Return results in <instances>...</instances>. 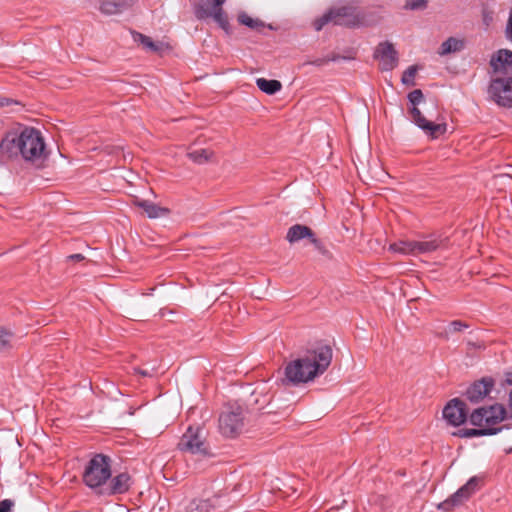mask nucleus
Here are the masks:
<instances>
[{
  "instance_id": "1",
  "label": "nucleus",
  "mask_w": 512,
  "mask_h": 512,
  "mask_svg": "<svg viewBox=\"0 0 512 512\" xmlns=\"http://www.w3.org/2000/svg\"><path fill=\"white\" fill-rule=\"evenodd\" d=\"M333 351L330 345L318 343L303 355L288 362L284 368L283 383L299 385L314 380L330 366Z\"/></svg>"
},
{
  "instance_id": "2",
  "label": "nucleus",
  "mask_w": 512,
  "mask_h": 512,
  "mask_svg": "<svg viewBox=\"0 0 512 512\" xmlns=\"http://www.w3.org/2000/svg\"><path fill=\"white\" fill-rule=\"evenodd\" d=\"M18 155L33 163L47 158L44 139L38 129L25 127L20 133H6L0 142V162L4 163Z\"/></svg>"
},
{
  "instance_id": "3",
  "label": "nucleus",
  "mask_w": 512,
  "mask_h": 512,
  "mask_svg": "<svg viewBox=\"0 0 512 512\" xmlns=\"http://www.w3.org/2000/svg\"><path fill=\"white\" fill-rule=\"evenodd\" d=\"M507 418V410L503 404L494 403L474 409L469 415V422L477 428H462L453 435L460 438L490 436L509 429V425L494 427Z\"/></svg>"
},
{
  "instance_id": "4",
  "label": "nucleus",
  "mask_w": 512,
  "mask_h": 512,
  "mask_svg": "<svg viewBox=\"0 0 512 512\" xmlns=\"http://www.w3.org/2000/svg\"><path fill=\"white\" fill-rule=\"evenodd\" d=\"M329 23L347 28L360 27L365 24V15L354 6L333 7L313 22L316 31Z\"/></svg>"
},
{
  "instance_id": "5",
  "label": "nucleus",
  "mask_w": 512,
  "mask_h": 512,
  "mask_svg": "<svg viewBox=\"0 0 512 512\" xmlns=\"http://www.w3.org/2000/svg\"><path fill=\"white\" fill-rule=\"evenodd\" d=\"M111 467L110 456L103 453L95 454L85 466L82 474L83 483L97 493L111 478Z\"/></svg>"
},
{
  "instance_id": "6",
  "label": "nucleus",
  "mask_w": 512,
  "mask_h": 512,
  "mask_svg": "<svg viewBox=\"0 0 512 512\" xmlns=\"http://www.w3.org/2000/svg\"><path fill=\"white\" fill-rule=\"evenodd\" d=\"M177 449L183 453L212 457L211 447L207 441V432L200 425H190L177 443Z\"/></svg>"
},
{
  "instance_id": "7",
  "label": "nucleus",
  "mask_w": 512,
  "mask_h": 512,
  "mask_svg": "<svg viewBox=\"0 0 512 512\" xmlns=\"http://www.w3.org/2000/svg\"><path fill=\"white\" fill-rule=\"evenodd\" d=\"M407 97L409 102L412 104V107L409 109V114L416 126L422 129L432 139H437L447 132L446 123H434L432 121H428L417 108V105L424 100L422 90L415 89L411 91Z\"/></svg>"
},
{
  "instance_id": "8",
  "label": "nucleus",
  "mask_w": 512,
  "mask_h": 512,
  "mask_svg": "<svg viewBox=\"0 0 512 512\" xmlns=\"http://www.w3.org/2000/svg\"><path fill=\"white\" fill-rule=\"evenodd\" d=\"M225 1L226 0H205L206 4H211V9L205 8L204 4H195L193 12L198 20L213 18L219 27L223 29L227 35H230L232 33L231 25L228 15L222 7Z\"/></svg>"
},
{
  "instance_id": "9",
  "label": "nucleus",
  "mask_w": 512,
  "mask_h": 512,
  "mask_svg": "<svg viewBox=\"0 0 512 512\" xmlns=\"http://www.w3.org/2000/svg\"><path fill=\"white\" fill-rule=\"evenodd\" d=\"M484 478L481 476L471 477L462 487L453 493L446 500L438 505V509L445 512L452 511L455 507L462 505L469 500L471 496L476 493L483 485Z\"/></svg>"
},
{
  "instance_id": "10",
  "label": "nucleus",
  "mask_w": 512,
  "mask_h": 512,
  "mask_svg": "<svg viewBox=\"0 0 512 512\" xmlns=\"http://www.w3.org/2000/svg\"><path fill=\"white\" fill-rule=\"evenodd\" d=\"M244 426L243 409L240 406L231 407L219 417L220 432L226 437H235Z\"/></svg>"
},
{
  "instance_id": "11",
  "label": "nucleus",
  "mask_w": 512,
  "mask_h": 512,
  "mask_svg": "<svg viewBox=\"0 0 512 512\" xmlns=\"http://www.w3.org/2000/svg\"><path fill=\"white\" fill-rule=\"evenodd\" d=\"M488 94L499 106L512 108V76L492 79Z\"/></svg>"
},
{
  "instance_id": "12",
  "label": "nucleus",
  "mask_w": 512,
  "mask_h": 512,
  "mask_svg": "<svg viewBox=\"0 0 512 512\" xmlns=\"http://www.w3.org/2000/svg\"><path fill=\"white\" fill-rule=\"evenodd\" d=\"M104 487L97 491L99 496L122 495L129 491L133 481L128 472H121L108 480Z\"/></svg>"
},
{
  "instance_id": "13",
  "label": "nucleus",
  "mask_w": 512,
  "mask_h": 512,
  "mask_svg": "<svg viewBox=\"0 0 512 512\" xmlns=\"http://www.w3.org/2000/svg\"><path fill=\"white\" fill-rule=\"evenodd\" d=\"M373 57L380 60V70L382 71H391L398 65V52L389 41L380 42Z\"/></svg>"
},
{
  "instance_id": "14",
  "label": "nucleus",
  "mask_w": 512,
  "mask_h": 512,
  "mask_svg": "<svg viewBox=\"0 0 512 512\" xmlns=\"http://www.w3.org/2000/svg\"><path fill=\"white\" fill-rule=\"evenodd\" d=\"M466 403L459 399H451L443 409V417L452 426H460L465 423L468 417Z\"/></svg>"
},
{
  "instance_id": "15",
  "label": "nucleus",
  "mask_w": 512,
  "mask_h": 512,
  "mask_svg": "<svg viewBox=\"0 0 512 512\" xmlns=\"http://www.w3.org/2000/svg\"><path fill=\"white\" fill-rule=\"evenodd\" d=\"M495 385L492 377H483L474 381L466 390L465 396L471 403H479L489 395Z\"/></svg>"
},
{
  "instance_id": "16",
  "label": "nucleus",
  "mask_w": 512,
  "mask_h": 512,
  "mask_svg": "<svg viewBox=\"0 0 512 512\" xmlns=\"http://www.w3.org/2000/svg\"><path fill=\"white\" fill-rule=\"evenodd\" d=\"M490 65L494 72L507 73L512 68V51L500 49L491 58Z\"/></svg>"
},
{
  "instance_id": "17",
  "label": "nucleus",
  "mask_w": 512,
  "mask_h": 512,
  "mask_svg": "<svg viewBox=\"0 0 512 512\" xmlns=\"http://www.w3.org/2000/svg\"><path fill=\"white\" fill-rule=\"evenodd\" d=\"M313 236L314 231L310 227L302 224H295L288 229L286 239L290 243H295L304 238H307L310 241Z\"/></svg>"
},
{
  "instance_id": "18",
  "label": "nucleus",
  "mask_w": 512,
  "mask_h": 512,
  "mask_svg": "<svg viewBox=\"0 0 512 512\" xmlns=\"http://www.w3.org/2000/svg\"><path fill=\"white\" fill-rule=\"evenodd\" d=\"M135 205L141 209H143L147 216L151 219L159 218L162 216H166L169 214L170 210L165 207H161L153 202L148 200H137Z\"/></svg>"
},
{
  "instance_id": "19",
  "label": "nucleus",
  "mask_w": 512,
  "mask_h": 512,
  "mask_svg": "<svg viewBox=\"0 0 512 512\" xmlns=\"http://www.w3.org/2000/svg\"><path fill=\"white\" fill-rule=\"evenodd\" d=\"M443 245L444 241L436 237L421 241H414L415 255L434 252Z\"/></svg>"
},
{
  "instance_id": "20",
  "label": "nucleus",
  "mask_w": 512,
  "mask_h": 512,
  "mask_svg": "<svg viewBox=\"0 0 512 512\" xmlns=\"http://www.w3.org/2000/svg\"><path fill=\"white\" fill-rule=\"evenodd\" d=\"M132 37L135 42L141 44L145 49L152 52L159 53L163 49L162 42H154L150 37L140 32L132 31Z\"/></svg>"
},
{
  "instance_id": "21",
  "label": "nucleus",
  "mask_w": 512,
  "mask_h": 512,
  "mask_svg": "<svg viewBox=\"0 0 512 512\" xmlns=\"http://www.w3.org/2000/svg\"><path fill=\"white\" fill-rule=\"evenodd\" d=\"M464 49V41L457 39L455 37H449L447 40H445L438 50V54L441 56L459 52Z\"/></svg>"
},
{
  "instance_id": "22",
  "label": "nucleus",
  "mask_w": 512,
  "mask_h": 512,
  "mask_svg": "<svg viewBox=\"0 0 512 512\" xmlns=\"http://www.w3.org/2000/svg\"><path fill=\"white\" fill-rule=\"evenodd\" d=\"M256 85L262 92L268 95H274L282 88L281 82L275 79L258 78Z\"/></svg>"
},
{
  "instance_id": "23",
  "label": "nucleus",
  "mask_w": 512,
  "mask_h": 512,
  "mask_svg": "<svg viewBox=\"0 0 512 512\" xmlns=\"http://www.w3.org/2000/svg\"><path fill=\"white\" fill-rule=\"evenodd\" d=\"M237 19L241 25L247 26L248 28L256 31H261L266 27L265 23L262 20L258 18L254 19L245 12L239 13Z\"/></svg>"
},
{
  "instance_id": "24",
  "label": "nucleus",
  "mask_w": 512,
  "mask_h": 512,
  "mask_svg": "<svg viewBox=\"0 0 512 512\" xmlns=\"http://www.w3.org/2000/svg\"><path fill=\"white\" fill-rule=\"evenodd\" d=\"M189 159H191L194 163L203 164L212 159L214 156V152L209 149H198L191 151L187 154Z\"/></svg>"
},
{
  "instance_id": "25",
  "label": "nucleus",
  "mask_w": 512,
  "mask_h": 512,
  "mask_svg": "<svg viewBox=\"0 0 512 512\" xmlns=\"http://www.w3.org/2000/svg\"><path fill=\"white\" fill-rule=\"evenodd\" d=\"M389 250L399 254L415 255L414 241H399L392 243Z\"/></svg>"
},
{
  "instance_id": "26",
  "label": "nucleus",
  "mask_w": 512,
  "mask_h": 512,
  "mask_svg": "<svg viewBox=\"0 0 512 512\" xmlns=\"http://www.w3.org/2000/svg\"><path fill=\"white\" fill-rule=\"evenodd\" d=\"M124 4L111 0H104L100 5V11L104 14L112 15L119 13L123 10Z\"/></svg>"
},
{
  "instance_id": "27",
  "label": "nucleus",
  "mask_w": 512,
  "mask_h": 512,
  "mask_svg": "<svg viewBox=\"0 0 512 512\" xmlns=\"http://www.w3.org/2000/svg\"><path fill=\"white\" fill-rule=\"evenodd\" d=\"M469 327V324H467L466 322H463L461 320H454V321H451L448 325V329L445 330L444 332H441L439 334V337L447 340L448 339V333L449 332H453V333H456V332H461L463 331L464 329L468 328Z\"/></svg>"
},
{
  "instance_id": "28",
  "label": "nucleus",
  "mask_w": 512,
  "mask_h": 512,
  "mask_svg": "<svg viewBox=\"0 0 512 512\" xmlns=\"http://www.w3.org/2000/svg\"><path fill=\"white\" fill-rule=\"evenodd\" d=\"M418 71L417 65H411L409 66L404 72L401 77V82L406 86H414L415 85V75Z\"/></svg>"
},
{
  "instance_id": "29",
  "label": "nucleus",
  "mask_w": 512,
  "mask_h": 512,
  "mask_svg": "<svg viewBox=\"0 0 512 512\" xmlns=\"http://www.w3.org/2000/svg\"><path fill=\"white\" fill-rule=\"evenodd\" d=\"M429 0H406L403 9L410 11H422L428 6Z\"/></svg>"
},
{
  "instance_id": "30",
  "label": "nucleus",
  "mask_w": 512,
  "mask_h": 512,
  "mask_svg": "<svg viewBox=\"0 0 512 512\" xmlns=\"http://www.w3.org/2000/svg\"><path fill=\"white\" fill-rule=\"evenodd\" d=\"M310 242L314 245L315 249L320 253L322 254L323 256H326V257H331V253L329 252V250L326 248V246L324 245V243L318 239L316 237V235L314 234V236L311 238Z\"/></svg>"
},
{
  "instance_id": "31",
  "label": "nucleus",
  "mask_w": 512,
  "mask_h": 512,
  "mask_svg": "<svg viewBox=\"0 0 512 512\" xmlns=\"http://www.w3.org/2000/svg\"><path fill=\"white\" fill-rule=\"evenodd\" d=\"M12 334L6 329L0 327V351L10 347V338Z\"/></svg>"
},
{
  "instance_id": "32",
  "label": "nucleus",
  "mask_w": 512,
  "mask_h": 512,
  "mask_svg": "<svg viewBox=\"0 0 512 512\" xmlns=\"http://www.w3.org/2000/svg\"><path fill=\"white\" fill-rule=\"evenodd\" d=\"M14 502L11 499L0 501V512H12Z\"/></svg>"
},
{
  "instance_id": "33",
  "label": "nucleus",
  "mask_w": 512,
  "mask_h": 512,
  "mask_svg": "<svg viewBox=\"0 0 512 512\" xmlns=\"http://www.w3.org/2000/svg\"><path fill=\"white\" fill-rule=\"evenodd\" d=\"M506 35L507 38L512 41V12L510 13V16L507 21Z\"/></svg>"
},
{
  "instance_id": "34",
  "label": "nucleus",
  "mask_w": 512,
  "mask_h": 512,
  "mask_svg": "<svg viewBox=\"0 0 512 512\" xmlns=\"http://www.w3.org/2000/svg\"><path fill=\"white\" fill-rule=\"evenodd\" d=\"M68 259L71 261L80 262V261H83L85 259V257H84V255L77 253V254H72V255L68 256Z\"/></svg>"
},
{
  "instance_id": "35",
  "label": "nucleus",
  "mask_w": 512,
  "mask_h": 512,
  "mask_svg": "<svg viewBox=\"0 0 512 512\" xmlns=\"http://www.w3.org/2000/svg\"><path fill=\"white\" fill-rule=\"evenodd\" d=\"M329 61V59H325V58H319V59H316L312 62H310L312 65H315V66H321L325 63H327Z\"/></svg>"
},
{
  "instance_id": "36",
  "label": "nucleus",
  "mask_w": 512,
  "mask_h": 512,
  "mask_svg": "<svg viewBox=\"0 0 512 512\" xmlns=\"http://www.w3.org/2000/svg\"><path fill=\"white\" fill-rule=\"evenodd\" d=\"M505 383L507 385L512 386V372L511 371L505 373Z\"/></svg>"
},
{
  "instance_id": "37",
  "label": "nucleus",
  "mask_w": 512,
  "mask_h": 512,
  "mask_svg": "<svg viewBox=\"0 0 512 512\" xmlns=\"http://www.w3.org/2000/svg\"><path fill=\"white\" fill-rule=\"evenodd\" d=\"M11 103V100L8 98H0V107L8 106Z\"/></svg>"
},
{
  "instance_id": "38",
  "label": "nucleus",
  "mask_w": 512,
  "mask_h": 512,
  "mask_svg": "<svg viewBox=\"0 0 512 512\" xmlns=\"http://www.w3.org/2000/svg\"><path fill=\"white\" fill-rule=\"evenodd\" d=\"M509 406H510V409L512 411V390L509 393Z\"/></svg>"
},
{
  "instance_id": "39",
  "label": "nucleus",
  "mask_w": 512,
  "mask_h": 512,
  "mask_svg": "<svg viewBox=\"0 0 512 512\" xmlns=\"http://www.w3.org/2000/svg\"><path fill=\"white\" fill-rule=\"evenodd\" d=\"M198 4H204L205 8H207V9H211V4H206V3H205V0H203V1L199 2Z\"/></svg>"
},
{
  "instance_id": "40",
  "label": "nucleus",
  "mask_w": 512,
  "mask_h": 512,
  "mask_svg": "<svg viewBox=\"0 0 512 512\" xmlns=\"http://www.w3.org/2000/svg\"><path fill=\"white\" fill-rule=\"evenodd\" d=\"M137 372H138L139 374H141L142 376H147V375H148V373H147L146 371H143V370H140V369H139V370H137Z\"/></svg>"
},
{
  "instance_id": "41",
  "label": "nucleus",
  "mask_w": 512,
  "mask_h": 512,
  "mask_svg": "<svg viewBox=\"0 0 512 512\" xmlns=\"http://www.w3.org/2000/svg\"><path fill=\"white\" fill-rule=\"evenodd\" d=\"M507 453H512V448L506 450Z\"/></svg>"
}]
</instances>
